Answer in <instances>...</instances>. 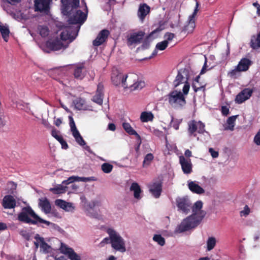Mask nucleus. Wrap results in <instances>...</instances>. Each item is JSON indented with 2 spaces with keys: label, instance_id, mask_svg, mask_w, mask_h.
I'll return each mask as SVG.
<instances>
[{
  "label": "nucleus",
  "instance_id": "54",
  "mask_svg": "<svg viewBox=\"0 0 260 260\" xmlns=\"http://www.w3.org/2000/svg\"><path fill=\"white\" fill-rule=\"evenodd\" d=\"M254 143L257 146H260V129L258 131L253 139Z\"/></svg>",
  "mask_w": 260,
  "mask_h": 260
},
{
  "label": "nucleus",
  "instance_id": "55",
  "mask_svg": "<svg viewBox=\"0 0 260 260\" xmlns=\"http://www.w3.org/2000/svg\"><path fill=\"white\" fill-rule=\"evenodd\" d=\"M87 216L91 217L96 218L99 220L102 219L101 215H99V212H87Z\"/></svg>",
  "mask_w": 260,
  "mask_h": 260
},
{
  "label": "nucleus",
  "instance_id": "28",
  "mask_svg": "<svg viewBox=\"0 0 260 260\" xmlns=\"http://www.w3.org/2000/svg\"><path fill=\"white\" fill-rule=\"evenodd\" d=\"M251 63V61L249 59L243 58L241 59L237 67L241 72H245L248 70Z\"/></svg>",
  "mask_w": 260,
  "mask_h": 260
},
{
  "label": "nucleus",
  "instance_id": "53",
  "mask_svg": "<svg viewBox=\"0 0 260 260\" xmlns=\"http://www.w3.org/2000/svg\"><path fill=\"white\" fill-rule=\"evenodd\" d=\"M35 218H37V223L38 222L39 223H43L46 224L48 226H51L52 222H51L50 221H48L47 220H44L41 217H40L38 215H35Z\"/></svg>",
  "mask_w": 260,
  "mask_h": 260
},
{
  "label": "nucleus",
  "instance_id": "13",
  "mask_svg": "<svg viewBox=\"0 0 260 260\" xmlns=\"http://www.w3.org/2000/svg\"><path fill=\"white\" fill-rule=\"evenodd\" d=\"M125 75L119 70L113 69L111 75L112 82L116 86L121 85L123 87L125 85L124 82L126 81Z\"/></svg>",
  "mask_w": 260,
  "mask_h": 260
},
{
  "label": "nucleus",
  "instance_id": "44",
  "mask_svg": "<svg viewBox=\"0 0 260 260\" xmlns=\"http://www.w3.org/2000/svg\"><path fill=\"white\" fill-rule=\"evenodd\" d=\"M153 240L160 246H164L165 244V239L160 235H154Z\"/></svg>",
  "mask_w": 260,
  "mask_h": 260
},
{
  "label": "nucleus",
  "instance_id": "41",
  "mask_svg": "<svg viewBox=\"0 0 260 260\" xmlns=\"http://www.w3.org/2000/svg\"><path fill=\"white\" fill-rule=\"evenodd\" d=\"M48 217L51 218L53 221H57L62 218V215L60 212H45Z\"/></svg>",
  "mask_w": 260,
  "mask_h": 260
},
{
  "label": "nucleus",
  "instance_id": "39",
  "mask_svg": "<svg viewBox=\"0 0 260 260\" xmlns=\"http://www.w3.org/2000/svg\"><path fill=\"white\" fill-rule=\"evenodd\" d=\"M200 79V76H198L195 78L194 82L192 83V87L195 92H197L199 90H202L203 91L205 90V86L203 85L199 86V80Z\"/></svg>",
  "mask_w": 260,
  "mask_h": 260
},
{
  "label": "nucleus",
  "instance_id": "37",
  "mask_svg": "<svg viewBox=\"0 0 260 260\" xmlns=\"http://www.w3.org/2000/svg\"><path fill=\"white\" fill-rule=\"evenodd\" d=\"M92 178L93 177H81L78 176H72L69 178V180H72L73 182L75 181L88 182L94 180V179Z\"/></svg>",
  "mask_w": 260,
  "mask_h": 260
},
{
  "label": "nucleus",
  "instance_id": "49",
  "mask_svg": "<svg viewBox=\"0 0 260 260\" xmlns=\"http://www.w3.org/2000/svg\"><path fill=\"white\" fill-rule=\"evenodd\" d=\"M168 43L167 41H163L158 43L156 45V49L159 50H164L168 46Z\"/></svg>",
  "mask_w": 260,
  "mask_h": 260
},
{
  "label": "nucleus",
  "instance_id": "20",
  "mask_svg": "<svg viewBox=\"0 0 260 260\" xmlns=\"http://www.w3.org/2000/svg\"><path fill=\"white\" fill-rule=\"evenodd\" d=\"M61 252L67 255L70 260H81L80 256L72 248L66 246H62L61 247Z\"/></svg>",
  "mask_w": 260,
  "mask_h": 260
},
{
  "label": "nucleus",
  "instance_id": "60",
  "mask_svg": "<svg viewBox=\"0 0 260 260\" xmlns=\"http://www.w3.org/2000/svg\"><path fill=\"white\" fill-rule=\"evenodd\" d=\"M221 112L223 115L227 116L229 113V109L226 106H222Z\"/></svg>",
  "mask_w": 260,
  "mask_h": 260
},
{
  "label": "nucleus",
  "instance_id": "17",
  "mask_svg": "<svg viewBox=\"0 0 260 260\" xmlns=\"http://www.w3.org/2000/svg\"><path fill=\"white\" fill-rule=\"evenodd\" d=\"M47 46L52 50L57 51L61 49H66L68 47L64 43L58 39L47 42Z\"/></svg>",
  "mask_w": 260,
  "mask_h": 260
},
{
  "label": "nucleus",
  "instance_id": "61",
  "mask_svg": "<svg viewBox=\"0 0 260 260\" xmlns=\"http://www.w3.org/2000/svg\"><path fill=\"white\" fill-rule=\"evenodd\" d=\"M59 142L61 145L62 148L64 149H67L68 148V145L67 142H66L65 140H64V139L63 138L62 139H61L59 141Z\"/></svg>",
  "mask_w": 260,
  "mask_h": 260
},
{
  "label": "nucleus",
  "instance_id": "33",
  "mask_svg": "<svg viewBox=\"0 0 260 260\" xmlns=\"http://www.w3.org/2000/svg\"><path fill=\"white\" fill-rule=\"evenodd\" d=\"M68 187L64 186L62 184H59L56 185L55 187L50 188L49 191L53 192L54 194H62L65 193L67 191Z\"/></svg>",
  "mask_w": 260,
  "mask_h": 260
},
{
  "label": "nucleus",
  "instance_id": "5",
  "mask_svg": "<svg viewBox=\"0 0 260 260\" xmlns=\"http://www.w3.org/2000/svg\"><path fill=\"white\" fill-rule=\"evenodd\" d=\"M188 79V71L186 69L180 70L174 81V87H177L181 83H185L183 88V93L184 95L188 94L190 88L189 84L187 82Z\"/></svg>",
  "mask_w": 260,
  "mask_h": 260
},
{
  "label": "nucleus",
  "instance_id": "52",
  "mask_svg": "<svg viewBox=\"0 0 260 260\" xmlns=\"http://www.w3.org/2000/svg\"><path fill=\"white\" fill-rule=\"evenodd\" d=\"M154 33V31L152 32L151 34L147 37V39L145 40L143 44L141 45L140 48L142 49H145L149 47V42L148 41L149 38L150 37L151 35H152Z\"/></svg>",
  "mask_w": 260,
  "mask_h": 260
},
{
  "label": "nucleus",
  "instance_id": "10",
  "mask_svg": "<svg viewBox=\"0 0 260 260\" xmlns=\"http://www.w3.org/2000/svg\"><path fill=\"white\" fill-rule=\"evenodd\" d=\"M69 120L71 131L72 133L73 137L75 139L76 141L80 146H83L85 145L86 143L77 129L73 117L72 116H69Z\"/></svg>",
  "mask_w": 260,
  "mask_h": 260
},
{
  "label": "nucleus",
  "instance_id": "12",
  "mask_svg": "<svg viewBox=\"0 0 260 260\" xmlns=\"http://www.w3.org/2000/svg\"><path fill=\"white\" fill-rule=\"evenodd\" d=\"M176 202L178 209L182 211H189L192 208V204L187 196L178 197Z\"/></svg>",
  "mask_w": 260,
  "mask_h": 260
},
{
  "label": "nucleus",
  "instance_id": "50",
  "mask_svg": "<svg viewBox=\"0 0 260 260\" xmlns=\"http://www.w3.org/2000/svg\"><path fill=\"white\" fill-rule=\"evenodd\" d=\"M202 202L201 201H198L195 203L193 206L192 205V211H198L202 209Z\"/></svg>",
  "mask_w": 260,
  "mask_h": 260
},
{
  "label": "nucleus",
  "instance_id": "42",
  "mask_svg": "<svg viewBox=\"0 0 260 260\" xmlns=\"http://www.w3.org/2000/svg\"><path fill=\"white\" fill-rule=\"evenodd\" d=\"M35 239L39 240L40 243H41L40 247L44 250H46L47 248H49L48 244L44 241V238L40 237L39 234H37L35 236Z\"/></svg>",
  "mask_w": 260,
  "mask_h": 260
},
{
  "label": "nucleus",
  "instance_id": "57",
  "mask_svg": "<svg viewBox=\"0 0 260 260\" xmlns=\"http://www.w3.org/2000/svg\"><path fill=\"white\" fill-rule=\"evenodd\" d=\"M57 133H58V132L57 131L52 130L51 134H52V136L59 142L63 138L61 136L58 135L57 134Z\"/></svg>",
  "mask_w": 260,
  "mask_h": 260
},
{
  "label": "nucleus",
  "instance_id": "63",
  "mask_svg": "<svg viewBox=\"0 0 260 260\" xmlns=\"http://www.w3.org/2000/svg\"><path fill=\"white\" fill-rule=\"evenodd\" d=\"M110 241V238H104L100 243V244L102 246H103L105 244H107Z\"/></svg>",
  "mask_w": 260,
  "mask_h": 260
},
{
  "label": "nucleus",
  "instance_id": "14",
  "mask_svg": "<svg viewBox=\"0 0 260 260\" xmlns=\"http://www.w3.org/2000/svg\"><path fill=\"white\" fill-rule=\"evenodd\" d=\"M199 2H196V8L194 10L193 14L189 17L188 24L185 25L183 28V31H187L188 33H191L193 31L195 25V16L198 11Z\"/></svg>",
  "mask_w": 260,
  "mask_h": 260
},
{
  "label": "nucleus",
  "instance_id": "26",
  "mask_svg": "<svg viewBox=\"0 0 260 260\" xmlns=\"http://www.w3.org/2000/svg\"><path fill=\"white\" fill-rule=\"evenodd\" d=\"M129 189L131 191L134 192V197L135 199L139 200L142 198V190L140 186L137 183H133L131 184Z\"/></svg>",
  "mask_w": 260,
  "mask_h": 260
},
{
  "label": "nucleus",
  "instance_id": "7",
  "mask_svg": "<svg viewBox=\"0 0 260 260\" xmlns=\"http://www.w3.org/2000/svg\"><path fill=\"white\" fill-rule=\"evenodd\" d=\"M180 91L174 90L171 91L168 95V101L169 104L174 107L182 106L186 103L185 98Z\"/></svg>",
  "mask_w": 260,
  "mask_h": 260
},
{
  "label": "nucleus",
  "instance_id": "18",
  "mask_svg": "<svg viewBox=\"0 0 260 260\" xmlns=\"http://www.w3.org/2000/svg\"><path fill=\"white\" fill-rule=\"evenodd\" d=\"M109 35V31L107 29L101 30L98 34L96 39L93 41V45L99 46L105 42Z\"/></svg>",
  "mask_w": 260,
  "mask_h": 260
},
{
  "label": "nucleus",
  "instance_id": "30",
  "mask_svg": "<svg viewBox=\"0 0 260 260\" xmlns=\"http://www.w3.org/2000/svg\"><path fill=\"white\" fill-rule=\"evenodd\" d=\"M188 186L189 189L193 193L202 194L205 192V190L193 181H188Z\"/></svg>",
  "mask_w": 260,
  "mask_h": 260
},
{
  "label": "nucleus",
  "instance_id": "56",
  "mask_svg": "<svg viewBox=\"0 0 260 260\" xmlns=\"http://www.w3.org/2000/svg\"><path fill=\"white\" fill-rule=\"evenodd\" d=\"M174 34L171 32H167L164 38H165V41H167L168 43H169V41H171L174 38Z\"/></svg>",
  "mask_w": 260,
  "mask_h": 260
},
{
  "label": "nucleus",
  "instance_id": "15",
  "mask_svg": "<svg viewBox=\"0 0 260 260\" xmlns=\"http://www.w3.org/2000/svg\"><path fill=\"white\" fill-rule=\"evenodd\" d=\"M253 89L249 88L242 90L236 97L235 102L238 104H241L249 99L253 93Z\"/></svg>",
  "mask_w": 260,
  "mask_h": 260
},
{
  "label": "nucleus",
  "instance_id": "35",
  "mask_svg": "<svg viewBox=\"0 0 260 260\" xmlns=\"http://www.w3.org/2000/svg\"><path fill=\"white\" fill-rule=\"evenodd\" d=\"M153 118L154 116L151 112H143L140 116V119L143 122L152 121Z\"/></svg>",
  "mask_w": 260,
  "mask_h": 260
},
{
  "label": "nucleus",
  "instance_id": "38",
  "mask_svg": "<svg viewBox=\"0 0 260 260\" xmlns=\"http://www.w3.org/2000/svg\"><path fill=\"white\" fill-rule=\"evenodd\" d=\"M216 240L215 237H210L207 241V250L210 251L212 250L215 246Z\"/></svg>",
  "mask_w": 260,
  "mask_h": 260
},
{
  "label": "nucleus",
  "instance_id": "1",
  "mask_svg": "<svg viewBox=\"0 0 260 260\" xmlns=\"http://www.w3.org/2000/svg\"><path fill=\"white\" fill-rule=\"evenodd\" d=\"M206 212H193L177 227L175 232L181 233L197 226L205 216Z\"/></svg>",
  "mask_w": 260,
  "mask_h": 260
},
{
  "label": "nucleus",
  "instance_id": "2",
  "mask_svg": "<svg viewBox=\"0 0 260 260\" xmlns=\"http://www.w3.org/2000/svg\"><path fill=\"white\" fill-rule=\"evenodd\" d=\"M79 7L83 9L85 12H83L80 9H74L67 15L69 17V23L74 24H82L86 20L87 7L84 0H81V5Z\"/></svg>",
  "mask_w": 260,
  "mask_h": 260
},
{
  "label": "nucleus",
  "instance_id": "36",
  "mask_svg": "<svg viewBox=\"0 0 260 260\" xmlns=\"http://www.w3.org/2000/svg\"><path fill=\"white\" fill-rule=\"evenodd\" d=\"M0 32L5 41L8 42L10 34L8 27L6 26L0 25Z\"/></svg>",
  "mask_w": 260,
  "mask_h": 260
},
{
  "label": "nucleus",
  "instance_id": "40",
  "mask_svg": "<svg viewBox=\"0 0 260 260\" xmlns=\"http://www.w3.org/2000/svg\"><path fill=\"white\" fill-rule=\"evenodd\" d=\"M238 116V115L232 116L228 118L227 119V123L228 124V126L226 127V129H230L231 131L234 130L235 122Z\"/></svg>",
  "mask_w": 260,
  "mask_h": 260
},
{
  "label": "nucleus",
  "instance_id": "51",
  "mask_svg": "<svg viewBox=\"0 0 260 260\" xmlns=\"http://www.w3.org/2000/svg\"><path fill=\"white\" fill-rule=\"evenodd\" d=\"M197 131L199 133L203 134L205 132V125L201 121L197 122Z\"/></svg>",
  "mask_w": 260,
  "mask_h": 260
},
{
  "label": "nucleus",
  "instance_id": "64",
  "mask_svg": "<svg viewBox=\"0 0 260 260\" xmlns=\"http://www.w3.org/2000/svg\"><path fill=\"white\" fill-rule=\"evenodd\" d=\"M253 5L257 9V14L260 16V5L257 3H254Z\"/></svg>",
  "mask_w": 260,
  "mask_h": 260
},
{
  "label": "nucleus",
  "instance_id": "31",
  "mask_svg": "<svg viewBox=\"0 0 260 260\" xmlns=\"http://www.w3.org/2000/svg\"><path fill=\"white\" fill-rule=\"evenodd\" d=\"M73 103L78 110H85L86 108L85 100L81 98H77Z\"/></svg>",
  "mask_w": 260,
  "mask_h": 260
},
{
  "label": "nucleus",
  "instance_id": "16",
  "mask_svg": "<svg viewBox=\"0 0 260 260\" xmlns=\"http://www.w3.org/2000/svg\"><path fill=\"white\" fill-rule=\"evenodd\" d=\"M179 162L184 174H188L192 172V164L190 159H186L183 156L179 157Z\"/></svg>",
  "mask_w": 260,
  "mask_h": 260
},
{
  "label": "nucleus",
  "instance_id": "34",
  "mask_svg": "<svg viewBox=\"0 0 260 260\" xmlns=\"http://www.w3.org/2000/svg\"><path fill=\"white\" fill-rule=\"evenodd\" d=\"M122 126L126 132L129 135H135L140 139V136L138 134L136 131L133 128L129 123L127 122H123Z\"/></svg>",
  "mask_w": 260,
  "mask_h": 260
},
{
  "label": "nucleus",
  "instance_id": "29",
  "mask_svg": "<svg viewBox=\"0 0 260 260\" xmlns=\"http://www.w3.org/2000/svg\"><path fill=\"white\" fill-rule=\"evenodd\" d=\"M150 7L146 4H144L140 6L138 12V16L140 20L143 21L146 16L149 13Z\"/></svg>",
  "mask_w": 260,
  "mask_h": 260
},
{
  "label": "nucleus",
  "instance_id": "3",
  "mask_svg": "<svg viewBox=\"0 0 260 260\" xmlns=\"http://www.w3.org/2000/svg\"><path fill=\"white\" fill-rule=\"evenodd\" d=\"M107 233L110 237L112 247L116 250L125 252L126 248L123 239L112 229H108Z\"/></svg>",
  "mask_w": 260,
  "mask_h": 260
},
{
  "label": "nucleus",
  "instance_id": "27",
  "mask_svg": "<svg viewBox=\"0 0 260 260\" xmlns=\"http://www.w3.org/2000/svg\"><path fill=\"white\" fill-rule=\"evenodd\" d=\"M39 206L43 211H50L51 210L50 201L46 198L39 199Z\"/></svg>",
  "mask_w": 260,
  "mask_h": 260
},
{
  "label": "nucleus",
  "instance_id": "58",
  "mask_svg": "<svg viewBox=\"0 0 260 260\" xmlns=\"http://www.w3.org/2000/svg\"><path fill=\"white\" fill-rule=\"evenodd\" d=\"M209 151L213 158H217L218 156V152L215 151L213 148H209Z\"/></svg>",
  "mask_w": 260,
  "mask_h": 260
},
{
  "label": "nucleus",
  "instance_id": "47",
  "mask_svg": "<svg viewBox=\"0 0 260 260\" xmlns=\"http://www.w3.org/2000/svg\"><path fill=\"white\" fill-rule=\"evenodd\" d=\"M102 171L105 173H110L113 169V166L109 163H104L102 166Z\"/></svg>",
  "mask_w": 260,
  "mask_h": 260
},
{
  "label": "nucleus",
  "instance_id": "45",
  "mask_svg": "<svg viewBox=\"0 0 260 260\" xmlns=\"http://www.w3.org/2000/svg\"><path fill=\"white\" fill-rule=\"evenodd\" d=\"M17 185L13 182H10L7 184L6 190L8 193H13L16 190Z\"/></svg>",
  "mask_w": 260,
  "mask_h": 260
},
{
  "label": "nucleus",
  "instance_id": "46",
  "mask_svg": "<svg viewBox=\"0 0 260 260\" xmlns=\"http://www.w3.org/2000/svg\"><path fill=\"white\" fill-rule=\"evenodd\" d=\"M241 72L238 67H236L235 69L228 73V76L232 78H236L240 76Z\"/></svg>",
  "mask_w": 260,
  "mask_h": 260
},
{
  "label": "nucleus",
  "instance_id": "8",
  "mask_svg": "<svg viewBox=\"0 0 260 260\" xmlns=\"http://www.w3.org/2000/svg\"><path fill=\"white\" fill-rule=\"evenodd\" d=\"M62 4V12L64 15H68L74 9L80 7V0H61Z\"/></svg>",
  "mask_w": 260,
  "mask_h": 260
},
{
  "label": "nucleus",
  "instance_id": "11",
  "mask_svg": "<svg viewBox=\"0 0 260 260\" xmlns=\"http://www.w3.org/2000/svg\"><path fill=\"white\" fill-rule=\"evenodd\" d=\"M35 215H37L36 212H20L18 216V219L24 223L36 224L37 220L35 218Z\"/></svg>",
  "mask_w": 260,
  "mask_h": 260
},
{
  "label": "nucleus",
  "instance_id": "4",
  "mask_svg": "<svg viewBox=\"0 0 260 260\" xmlns=\"http://www.w3.org/2000/svg\"><path fill=\"white\" fill-rule=\"evenodd\" d=\"M126 81L124 82V88H129L131 91L141 90L145 85L143 81L139 79L138 76L136 74H129L126 75Z\"/></svg>",
  "mask_w": 260,
  "mask_h": 260
},
{
  "label": "nucleus",
  "instance_id": "21",
  "mask_svg": "<svg viewBox=\"0 0 260 260\" xmlns=\"http://www.w3.org/2000/svg\"><path fill=\"white\" fill-rule=\"evenodd\" d=\"M3 206L5 209H12L16 206V202L11 195H7L3 200Z\"/></svg>",
  "mask_w": 260,
  "mask_h": 260
},
{
  "label": "nucleus",
  "instance_id": "19",
  "mask_svg": "<svg viewBox=\"0 0 260 260\" xmlns=\"http://www.w3.org/2000/svg\"><path fill=\"white\" fill-rule=\"evenodd\" d=\"M50 0H35V7L36 11L47 12L49 10Z\"/></svg>",
  "mask_w": 260,
  "mask_h": 260
},
{
  "label": "nucleus",
  "instance_id": "48",
  "mask_svg": "<svg viewBox=\"0 0 260 260\" xmlns=\"http://www.w3.org/2000/svg\"><path fill=\"white\" fill-rule=\"evenodd\" d=\"M153 158L154 157L152 153L147 154L144 158L143 163V166L149 165L151 161L153 160Z\"/></svg>",
  "mask_w": 260,
  "mask_h": 260
},
{
  "label": "nucleus",
  "instance_id": "24",
  "mask_svg": "<svg viewBox=\"0 0 260 260\" xmlns=\"http://www.w3.org/2000/svg\"><path fill=\"white\" fill-rule=\"evenodd\" d=\"M86 72V69L82 64H79L75 69L74 77L77 79L81 80L85 77Z\"/></svg>",
  "mask_w": 260,
  "mask_h": 260
},
{
  "label": "nucleus",
  "instance_id": "23",
  "mask_svg": "<svg viewBox=\"0 0 260 260\" xmlns=\"http://www.w3.org/2000/svg\"><path fill=\"white\" fill-rule=\"evenodd\" d=\"M56 206L59 207L65 211L74 210L73 204L70 202H67L61 199H57L55 201Z\"/></svg>",
  "mask_w": 260,
  "mask_h": 260
},
{
  "label": "nucleus",
  "instance_id": "43",
  "mask_svg": "<svg viewBox=\"0 0 260 260\" xmlns=\"http://www.w3.org/2000/svg\"><path fill=\"white\" fill-rule=\"evenodd\" d=\"M38 30L40 35L42 37H45L49 34V29L46 26L40 25L38 26Z\"/></svg>",
  "mask_w": 260,
  "mask_h": 260
},
{
  "label": "nucleus",
  "instance_id": "6",
  "mask_svg": "<svg viewBox=\"0 0 260 260\" xmlns=\"http://www.w3.org/2000/svg\"><path fill=\"white\" fill-rule=\"evenodd\" d=\"M79 26L75 27L73 26H69L64 28L60 34V40L63 41H67L64 43L66 45H69L77 37L79 30Z\"/></svg>",
  "mask_w": 260,
  "mask_h": 260
},
{
  "label": "nucleus",
  "instance_id": "25",
  "mask_svg": "<svg viewBox=\"0 0 260 260\" xmlns=\"http://www.w3.org/2000/svg\"><path fill=\"white\" fill-rule=\"evenodd\" d=\"M162 190V185L159 182H155L149 187V191L156 198L159 197Z\"/></svg>",
  "mask_w": 260,
  "mask_h": 260
},
{
  "label": "nucleus",
  "instance_id": "9",
  "mask_svg": "<svg viewBox=\"0 0 260 260\" xmlns=\"http://www.w3.org/2000/svg\"><path fill=\"white\" fill-rule=\"evenodd\" d=\"M145 33L143 31L132 32L127 37V44L130 46L140 44L144 38Z\"/></svg>",
  "mask_w": 260,
  "mask_h": 260
},
{
  "label": "nucleus",
  "instance_id": "22",
  "mask_svg": "<svg viewBox=\"0 0 260 260\" xmlns=\"http://www.w3.org/2000/svg\"><path fill=\"white\" fill-rule=\"evenodd\" d=\"M103 89V86L99 84L98 86L95 94L92 98V101L100 105H101L103 104L104 96Z\"/></svg>",
  "mask_w": 260,
  "mask_h": 260
},
{
  "label": "nucleus",
  "instance_id": "32",
  "mask_svg": "<svg viewBox=\"0 0 260 260\" xmlns=\"http://www.w3.org/2000/svg\"><path fill=\"white\" fill-rule=\"evenodd\" d=\"M188 132L189 136H193L194 137H196V134H195V132L197 131V122L195 120H191L188 122Z\"/></svg>",
  "mask_w": 260,
  "mask_h": 260
},
{
  "label": "nucleus",
  "instance_id": "59",
  "mask_svg": "<svg viewBox=\"0 0 260 260\" xmlns=\"http://www.w3.org/2000/svg\"><path fill=\"white\" fill-rule=\"evenodd\" d=\"M50 226L53 230L57 231L59 232H61L63 231L61 228H60L57 224H56L55 223H52Z\"/></svg>",
  "mask_w": 260,
  "mask_h": 260
},
{
  "label": "nucleus",
  "instance_id": "62",
  "mask_svg": "<svg viewBox=\"0 0 260 260\" xmlns=\"http://www.w3.org/2000/svg\"><path fill=\"white\" fill-rule=\"evenodd\" d=\"M7 3L11 5H16V4L19 3L21 2V0H5Z\"/></svg>",
  "mask_w": 260,
  "mask_h": 260
}]
</instances>
